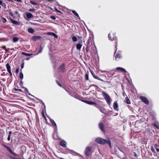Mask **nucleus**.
<instances>
[{
  "label": "nucleus",
  "instance_id": "nucleus-1",
  "mask_svg": "<svg viewBox=\"0 0 159 159\" xmlns=\"http://www.w3.org/2000/svg\"><path fill=\"white\" fill-rule=\"evenodd\" d=\"M95 141L98 143L102 144L107 143L111 147V142L109 140H106L102 138H98L96 139Z\"/></svg>",
  "mask_w": 159,
  "mask_h": 159
},
{
  "label": "nucleus",
  "instance_id": "nucleus-2",
  "mask_svg": "<svg viewBox=\"0 0 159 159\" xmlns=\"http://www.w3.org/2000/svg\"><path fill=\"white\" fill-rule=\"evenodd\" d=\"M103 95L107 103L110 104L111 101L110 97L107 93H103Z\"/></svg>",
  "mask_w": 159,
  "mask_h": 159
},
{
  "label": "nucleus",
  "instance_id": "nucleus-3",
  "mask_svg": "<svg viewBox=\"0 0 159 159\" xmlns=\"http://www.w3.org/2000/svg\"><path fill=\"white\" fill-rule=\"evenodd\" d=\"M140 99L144 103L148 104V103L149 102L146 98L143 96H140Z\"/></svg>",
  "mask_w": 159,
  "mask_h": 159
},
{
  "label": "nucleus",
  "instance_id": "nucleus-4",
  "mask_svg": "<svg viewBox=\"0 0 159 159\" xmlns=\"http://www.w3.org/2000/svg\"><path fill=\"white\" fill-rule=\"evenodd\" d=\"M91 148L90 147H87L85 151V153L87 156H89L90 155V152L91 150Z\"/></svg>",
  "mask_w": 159,
  "mask_h": 159
},
{
  "label": "nucleus",
  "instance_id": "nucleus-5",
  "mask_svg": "<svg viewBox=\"0 0 159 159\" xmlns=\"http://www.w3.org/2000/svg\"><path fill=\"white\" fill-rule=\"evenodd\" d=\"M59 71H63L65 70V65L62 64L59 68Z\"/></svg>",
  "mask_w": 159,
  "mask_h": 159
},
{
  "label": "nucleus",
  "instance_id": "nucleus-6",
  "mask_svg": "<svg viewBox=\"0 0 159 159\" xmlns=\"http://www.w3.org/2000/svg\"><path fill=\"white\" fill-rule=\"evenodd\" d=\"M99 127L100 129L103 132H105L104 129V125L102 123H100L99 125Z\"/></svg>",
  "mask_w": 159,
  "mask_h": 159
},
{
  "label": "nucleus",
  "instance_id": "nucleus-7",
  "mask_svg": "<svg viewBox=\"0 0 159 159\" xmlns=\"http://www.w3.org/2000/svg\"><path fill=\"white\" fill-rule=\"evenodd\" d=\"M41 38V37L39 36H35L32 37V39L34 41H37L39 39Z\"/></svg>",
  "mask_w": 159,
  "mask_h": 159
},
{
  "label": "nucleus",
  "instance_id": "nucleus-8",
  "mask_svg": "<svg viewBox=\"0 0 159 159\" xmlns=\"http://www.w3.org/2000/svg\"><path fill=\"white\" fill-rule=\"evenodd\" d=\"M83 101V102H85V103L89 104H90V105L96 104V103L95 102H92L91 101H85V100L83 101Z\"/></svg>",
  "mask_w": 159,
  "mask_h": 159
},
{
  "label": "nucleus",
  "instance_id": "nucleus-9",
  "mask_svg": "<svg viewBox=\"0 0 159 159\" xmlns=\"http://www.w3.org/2000/svg\"><path fill=\"white\" fill-rule=\"evenodd\" d=\"M116 69L117 70H120L121 71L124 72H125L126 71L125 69L123 68H121L120 67H118L116 68Z\"/></svg>",
  "mask_w": 159,
  "mask_h": 159
},
{
  "label": "nucleus",
  "instance_id": "nucleus-10",
  "mask_svg": "<svg viewBox=\"0 0 159 159\" xmlns=\"http://www.w3.org/2000/svg\"><path fill=\"white\" fill-rule=\"evenodd\" d=\"M113 108L115 110H117V108L118 107V104L116 102H115L113 103Z\"/></svg>",
  "mask_w": 159,
  "mask_h": 159
},
{
  "label": "nucleus",
  "instance_id": "nucleus-11",
  "mask_svg": "<svg viewBox=\"0 0 159 159\" xmlns=\"http://www.w3.org/2000/svg\"><path fill=\"white\" fill-rule=\"evenodd\" d=\"M121 57L120 52H118L115 57V59L116 60H117V59L120 58Z\"/></svg>",
  "mask_w": 159,
  "mask_h": 159
},
{
  "label": "nucleus",
  "instance_id": "nucleus-12",
  "mask_svg": "<svg viewBox=\"0 0 159 159\" xmlns=\"http://www.w3.org/2000/svg\"><path fill=\"white\" fill-rule=\"evenodd\" d=\"M11 22L13 24L17 25H20V23L18 21L14 20L11 19Z\"/></svg>",
  "mask_w": 159,
  "mask_h": 159
},
{
  "label": "nucleus",
  "instance_id": "nucleus-13",
  "mask_svg": "<svg viewBox=\"0 0 159 159\" xmlns=\"http://www.w3.org/2000/svg\"><path fill=\"white\" fill-rule=\"evenodd\" d=\"M47 34L49 35H52L54 36L55 38H57V36L55 34L52 33V32H49L47 33Z\"/></svg>",
  "mask_w": 159,
  "mask_h": 159
},
{
  "label": "nucleus",
  "instance_id": "nucleus-14",
  "mask_svg": "<svg viewBox=\"0 0 159 159\" xmlns=\"http://www.w3.org/2000/svg\"><path fill=\"white\" fill-rule=\"evenodd\" d=\"M66 142L64 141H61L60 143V145L63 147H66Z\"/></svg>",
  "mask_w": 159,
  "mask_h": 159
},
{
  "label": "nucleus",
  "instance_id": "nucleus-15",
  "mask_svg": "<svg viewBox=\"0 0 159 159\" xmlns=\"http://www.w3.org/2000/svg\"><path fill=\"white\" fill-rule=\"evenodd\" d=\"M26 16L28 18H31L32 16L33 15L32 14L30 13H26Z\"/></svg>",
  "mask_w": 159,
  "mask_h": 159
},
{
  "label": "nucleus",
  "instance_id": "nucleus-16",
  "mask_svg": "<svg viewBox=\"0 0 159 159\" xmlns=\"http://www.w3.org/2000/svg\"><path fill=\"white\" fill-rule=\"evenodd\" d=\"M28 31L31 33H33L34 32V30L31 28H29L28 29Z\"/></svg>",
  "mask_w": 159,
  "mask_h": 159
},
{
  "label": "nucleus",
  "instance_id": "nucleus-17",
  "mask_svg": "<svg viewBox=\"0 0 159 159\" xmlns=\"http://www.w3.org/2000/svg\"><path fill=\"white\" fill-rule=\"evenodd\" d=\"M82 45L80 44H78L76 45L77 48L79 50H80L82 47Z\"/></svg>",
  "mask_w": 159,
  "mask_h": 159
},
{
  "label": "nucleus",
  "instance_id": "nucleus-18",
  "mask_svg": "<svg viewBox=\"0 0 159 159\" xmlns=\"http://www.w3.org/2000/svg\"><path fill=\"white\" fill-rule=\"evenodd\" d=\"M108 37L109 39H110L111 40H117L116 37H113L112 39L111 38L110 34H109L108 35Z\"/></svg>",
  "mask_w": 159,
  "mask_h": 159
},
{
  "label": "nucleus",
  "instance_id": "nucleus-19",
  "mask_svg": "<svg viewBox=\"0 0 159 159\" xmlns=\"http://www.w3.org/2000/svg\"><path fill=\"white\" fill-rule=\"evenodd\" d=\"M19 40L18 38L16 37H14L13 38L12 40L13 42L15 43L17 42Z\"/></svg>",
  "mask_w": 159,
  "mask_h": 159
},
{
  "label": "nucleus",
  "instance_id": "nucleus-20",
  "mask_svg": "<svg viewBox=\"0 0 159 159\" xmlns=\"http://www.w3.org/2000/svg\"><path fill=\"white\" fill-rule=\"evenodd\" d=\"M6 66L8 72L10 74V66L9 63H7L6 64Z\"/></svg>",
  "mask_w": 159,
  "mask_h": 159
},
{
  "label": "nucleus",
  "instance_id": "nucleus-21",
  "mask_svg": "<svg viewBox=\"0 0 159 159\" xmlns=\"http://www.w3.org/2000/svg\"><path fill=\"white\" fill-rule=\"evenodd\" d=\"M125 102H126V103L128 104H130V100L128 98H127V97L125 98Z\"/></svg>",
  "mask_w": 159,
  "mask_h": 159
},
{
  "label": "nucleus",
  "instance_id": "nucleus-22",
  "mask_svg": "<svg viewBox=\"0 0 159 159\" xmlns=\"http://www.w3.org/2000/svg\"><path fill=\"white\" fill-rule=\"evenodd\" d=\"M72 11L74 15H75L76 16H77V17H79V19H80L78 14L75 11L72 10Z\"/></svg>",
  "mask_w": 159,
  "mask_h": 159
},
{
  "label": "nucleus",
  "instance_id": "nucleus-23",
  "mask_svg": "<svg viewBox=\"0 0 159 159\" xmlns=\"http://www.w3.org/2000/svg\"><path fill=\"white\" fill-rule=\"evenodd\" d=\"M22 54L23 55H25L26 56H30L32 55V54H29V53H25V52H22Z\"/></svg>",
  "mask_w": 159,
  "mask_h": 159
},
{
  "label": "nucleus",
  "instance_id": "nucleus-24",
  "mask_svg": "<svg viewBox=\"0 0 159 159\" xmlns=\"http://www.w3.org/2000/svg\"><path fill=\"white\" fill-rule=\"evenodd\" d=\"M50 122L52 123V124L54 125L55 126H57V125L55 123V122H54V120H53L52 119H51Z\"/></svg>",
  "mask_w": 159,
  "mask_h": 159
},
{
  "label": "nucleus",
  "instance_id": "nucleus-25",
  "mask_svg": "<svg viewBox=\"0 0 159 159\" xmlns=\"http://www.w3.org/2000/svg\"><path fill=\"white\" fill-rule=\"evenodd\" d=\"M72 40L74 42H76L77 41V38L75 36H74L72 38Z\"/></svg>",
  "mask_w": 159,
  "mask_h": 159
},
{
  "label": "nucleus",
  "instance_id": "nucleus-26",
  "mask_svg": "<svg viewBox=\"0 0 159 159\" xmlns=\"http://www.w3.org/2000/svg\"><path fill=\"white\" fill-rule=\"evenodd\" d=\"M19 77H20V78L22 79H23V73H22V72H20V75H19Z\"/></svg>",
  "mask_w": 159,
  "mask_h": 159
},
{
  "label": "nucleus",
  "instance_id": "nucleus-27",
  "mask_svg": "<svg viewBox=\"0 0 159 159\" xmlns=\"http://www.w3.org/2000/svg\"><path fill=\"white\" fill-rule=\"evenodd\" d=\"M30 2L32 4H33L35 5H37V4H38L36 2H33L31 1H30Z\"/></svg>",
  "mask_w": 159,
  "mask_h": 159
},
{
  "label": "nucleus",
  "instance_id": "nucleus-28",
  "mask_svg": "<svg viewBox=\"0 0 159 159\" xmlns=\"http://www.w3.org/2000/svg\"><path fill=\"white\" fill-rule=\"evenodd\" d=\"M85 78H86V79L87 80H88L89 79V76H88V74H86L85 75Z\"/></svg>",
  "mask_w": 159,
  "mask_h": 159
},
{
  "label": "nucleus",
  "instance_id": "nucleus-29",
  "mask_svg": "<svg viewBox=\"0 0 159 159\" xmlns=\"http://www.w3.org/2000/svg\"><path fill=\"white\" fill-rule=\"evenodd\" d=\"M4 146L6 147V148L8 151L10 152V148L9 147L4 145Z\"/></svg>",
  "mask_w": 159,
  "mask_h": 159
},
{
  "label": "nucleus",
  "instance_id": "nucleus-30",
  "mask_svg": "<svg viewBox=\"0 0 159 159\" xmlns=\"http://www.w3.org/2000/svg\"><path fill=\"white\" fill-rule=\"evenodd\" d=\"M151 150L153 152H155V150L154 148L153 147H152L151 148Z\"/></svg>",
  "mask_w": 159,
  "mask_h": 159
},
{
  "label": "nucleus",
  "instance_id": "nucleus-31",
  "mask_svg": "<svg viewBox=\"0 0 159 159\" xmlns=\"http://www.w3.org/2000/svg\"><path fill=\"white\" fill-rule=\"evenodd\" d=\"M9 134L8 136L7 139H8V140L9 141V140H10V131H9Z\"/></svg>",
  "mask_w": 159,
  "mask_h": 159
},
{
  "label": "nucleus",
  "instance_id": "nucleus-32",
  "mask_svg": "<svg viewBox=\"0 0 159 159\" xmlns=\"http://www.w3.org/2000/svg\"><path fill=\"white\" fill-rule=\"evenodd\" d=\"M154 125L156 126L157 129H159V126L157 125L156 124H153Z\"/></svg>",
  "mask_w": 159,
  "mask_h": 159
},
{
  "label": "nucleus",
  "instance_id": "nucleus-33",
  "mask_svg": "<svg viewBox=\"0 0 159 159\" xmlns=\"http://www.w3.org/2000/svg\"><path fill=\"white\" fill-rule=\"evenodd\" d=\"M57 84L60 86H61V84L58 82L57 81Z\"/></svg>",
  "mask_w": 159,
  "mask_h": 159
},
{
  "label": "nucleus",
  "instance_id": "nucleus-34",
  "mask_svg": "<svg viewBox=\"0 0 159 159\" xmlns=\"http://www.w3.org/2000/svg\"><path fill=\"white\" fill-rule=\"evenodd\" d=\"M51 18L52 19H53V20H55V19H56L55 17V16H51Z\"/></svg>",
  "mask_w": 159,
  "mask_h": 159
},
{
  "label": "nucleus",
  "instance_id": "nucleus-35",
  "mask_svg": "<svg viewBox=\"0 0 159 159\" xmlns=\"http://www.w3.org/2000/svg\"><path fill=\"white\" fill-rule=\"evenodd\" d=\"M42 48H41V49L40 50H39V51H38V54H39V53H40L42 51Z\"/></svg>",
  "mask_w": 159,
  "mask_h": 159
},
{
  "label": "nucleus",
  "instance_id": "nucleus-36",
  "mask_svg": "<svg viewBox=\"0 0 159 159\" xmlns=\"http://www.w3.org/2000/svg\"><path fill=\"white\" fill-rule=\"evenodd\" d=\"M93 77H94V78H95L96 79L100 80V79L99 78H98V77L97 76H94Z\"/></svg>",
  "mask_w": 159,
  "mask_h": 159
},
{
  "label": "nucleus",
  "instance_id": "nucleus-37",
  "mask_svg": "<svg viewBox=\"0 0 159 159\" xmlns=\"http://www.w3.org/2000/svg\"><path fill=\"white\" fill-rule=\"evenodd\" d=\"M24 64H22V65L21 66V68L23 69L24 67Z\"/></svg>",
  "mask_w": 159,
  "mask_h": 159
},
{
  "label": "nucleus",
  "instance_id": "nucleus-38",
  "mask_svg": "<svg viewBox=\"0 0 159 159\" xmlns=\"http://www.w3.org/2000/svg\"><path fill=\"white\" fill-rule=\"evenodd\" d=\"M55 10H56V11H57V12H61L60 11H59L58 10L57 8H55Z\"/></svg>",
  "mask_w": 159,
  "mask_h": 159
},
{
  "label": "nucleus",
  "instance_id": "nucleus-39",
  "mask_svg": "<svg viewBox=\"0 0 159 159\" xmlns=\"http://www.w3.org/2000/svg\"><path fill=\"white\" fill-rule=\"evenodd\" d=\"M34 9H30L29 10V11H34Z\"/></svg>",
  "mask_w": 159,
  "mask_h": 159
},
{
  "label": "nucleus",
  "instance_id": "nucleus-40",
  "mask_svg": "<svg viewBox=\"0 0 159 159\" xmlns=\"http://www.w3.org/2000/svg\"><path fill=\"white\" fill-rule=\"evenodd\" d=\"M18 71H19V69H16V73H18Z\"/></svg>",
  "mask_w": 159,
  "mask_h": 159
},
{
  "label": "nucleus",
  "instance_id": "nucleus-41",
  "mask_svg": "<svg viewBox=\"0 0 159 159\" xmlns=\"http://www.w3.org/2000/svg\"><path fill=\"white\" fill-rule=\"evenodd\" d=\"M2 4V2L0 0V5H1Z\"/></svg>",
  "mask_w": 159,
  "mask_h": 159
},
{
  "label": "nucleus",
  "instance_id": "nucleus-42",
  "mask_svg": "<svg viewBox=\"0 0 159 159\" xmlns=\"http://www.w3.org/2000/svg\"><path fill=\"white\" fill-rule=\"evenodd\" d=\"M156 150L157 152H159V149L158 148H156Z\"/></svg>",
  "mask_w": 159,
  "mask_h": 159
},
{
  "label": "nucleus",
  "instance_id": "nucleus-43",
  "mask_svg": "<svg viewBox=\"0 0 159 159\" xmlns=\"http://www.w3.org/2000/svg\"><path fill=\"white\" fill-rule=\"evenodd\" d=\"M17 0V1H18V2H20L21 1V0Z\"/></svg>",
  "mask_w": 159,
  "mask_h": 159
},
{
  "label": "nucleus",
  "instance_id": "nucleus-44",
  "mask_svg": "<svg viewBox=\"0 0 159 159\" xmlns=\"http://www.w3.org/2000/svg\"><path fill=\"white\" fill-rule=\"evenodd\" d=\"M91 73H92V74L93 75V76H94V75H93V73H92V72L91 71Z\"/></svg>",
  "mask_w": 159,
  "mask_h": 159
},
{
  "label": "nucleus",
  "instance_id": "nucleus-45",
  "mask_svg": "<svg viewBox=\"0 0 159 159\" xmlns=\"http://www.w3.org/2000/svg\"><path fill=\"white\" fill-rule=\"evenodd\" d=\"M91 73H92V74L93 75V76H94V75H93V73H92V72L91 71Z\"/></svg>",
  "mask_w": 159,
  "mask_h": 159
},
{
  "label": "nucleus",
  "instance_id": "nucleus-46",
  "mask_svg": "<svg viewBox=\"0 0 159 159\" xmlns=\"http://www.w3.org/2000/svg\"><path fill=\"white\" fill-rule=\"evenodd\" d=\"M105 72V71H104H104H101V72Z\"/></svg>",
  "mask_w": 159,
  "mask_h": 159
},
{
  "label": "nucleus",
  "instance_id": "nucleus-47",
  "mask_svg": "<svg viewBox=\"0 0 159 159\" xmlns=\"http://www.w3.org/2000/svg\"><path fill=\"white\" fill-rule=\"evenodd\" d=\"M15 13L16 14H18V13L17 11H16Z\"/></svg>",
  "mask_w": 159,
  "mask_h": 159
},
{
  "label": "nucleus",
  "instance_id": "nucleus-48",
  "mask_svg": "<svg viewBox=\"0 0 159 159\" xmlns=\"http://www.w3.org/2000/svg\"><path fill=\"white\" fill-rule=\"evenodd\" d=\"M116 47L117 46V42H116Z\"/></svg>",
  "mask_w": 159,
  "mask_h": 159
},
{
  "label": "nucleus",
  "instance_id": "nucleus-49",
  "mask_svg": "<svg viewBox=\"0 0 159 159\" xmlns=\"http://www.w3.org/2000/svg\"><path fill=\"white\" fill-rule=\"evenodd\" d=\"M11 15L12 16H13V15L12 13H11Z\"/></svg>",
  "mask_w": 159,
  "mask_h": 159
},
{
  "label": "nucleus",
  "instance_id": "nucleus-50",
  "mask_svg": "<svg viewBox=\"0 0 159 159\" xmlns=\"http://www.w3.org/2000/svg\"><path fill=\"white\" fill-rule=\"evenodd\" d=\"M11 0V2H13V0Z\"/></svg>",
  "mask_w": 159,
  "mask_h": 159
},
{
  "label": "nucleus",
  "instance_id": "nucleus-51",
  "mask_svg": "<svg viewBox=\"0 0 159 159\" xmlns=\"http://www.w3.org/2000/svg\"><path fill=\"white\" fill-rule=\"evenodd\" d=\"M10 152L11 153H12V152L11 151Z\"/></svg>",
  "mask_w": 159,
  "mask_h": 159
},
{
  "label": "nucleus",
  "instance_id": "nucleus-52",
  "mask_svg": "<svg viewBox=\"0 0 159 159\" xmlns=\"http://www.w3.org/2000/svg\"><path fill=\"white\" fill-rule=\"evenodd\" d=\"M10 74H11V75H12V74L11 72Z\"/></svg>",
  "mask_w": 159,
  "mask_h": 159
},
{
  "label": "nucleus",
  "instance_id": "nucleus-53",
  "mask_svg": "<svg viewBox=\"0 0 159 159\" xmlns=\"http://www.w3.org/2000/svg\"><path fill=\"white\" fill-rule=\"evenodd\" d=\"M19 90H20V91L21 90V89H19Z\"/></svg>",
  "mask_w": 159,
  "mask_h": 159
},
{
  "label": "nucleus",
  "instance_id": "nucleus-54",
  "mask_svg": "<svg viewBox=\"0 0 159 159\" xmlns=\"http://www.w3.org/2000/svg\"><path fill=\"white\" fill-rule=\"evenodd\" d=\"M1 6H0V9H1Z\"/></svg>",
  "mask_w": 159,
  "mask_h": 159
},
{
  "label": "nucleus",
  "instance_id": "nucleus-55",
  "mask_svg": "<svg viewBox=\"0 0 159 159\" xmlns=\"http://www.w3.org/2000/svg\"><path fill=\"white\" fill-rule=\"evenodd\" d=\"M5 21H6V19H5Z\"/></svg>",
  "mask_w": 159,
  "mask_h": 159
},
{
  "label": "nucleus",
  "instance_id": "nucleus-56",
  "mask_svg": "<svg viewBox=\"0 0 159 159\" xmlns=\"http://www.w3.org/2000/svg\"><path fill=\"white\" fill-rule=\"evenodd\" d=\"M86 51H87V52L88 51V50H87V49H86Z\"/></svg>",
  "mask_w": 159,
  "mask_h": 159
},
{
  "label": "nucleus",
  "instance_id": "nucleus-57",
  "mask_svg": "<svg viewBox=\"0 0 159 159\" xmlns=\"http://www.w3.org/2000/svg\"><path fill=\"white\" fill-rule=\"evenodd\" d=\"M8 0V1H10V0Z\"/></svg>",
  "mask_w": 159,
  "mask_h": 159
}]
</instances>
